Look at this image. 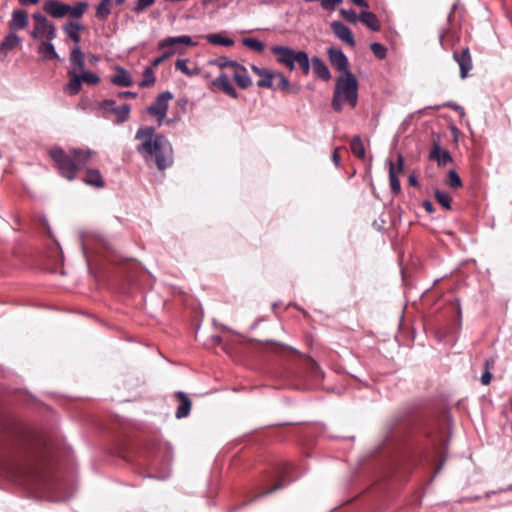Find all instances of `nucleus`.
Returning a JSON list of instances; mask_svg holds the SVG:
<instances>
[{
    "label": "nucleus",
    "mask_w": 512,
    "mask_h": 512,
    "mask_svg": "<svg viewBox=\"0 0 512 512\" xmlns=\"http://www.w3.org/2000/svg\"><path fill=\"white\" fill-rule=\"evenodd\" d=\"M83 182L95 188H103L105 186V181L101 172L94 168H89L86 170Z\"/></svg>",
    "instance_id": "19"
},
{
    "label": "nucleus",
    "mask_w": 512,
    "mask_h": 512,
    "mask_svg": "<svg viewBox=\"0 0 512 512\" xmlns=\"http://www.w3.org/2000/svg\"><path fill=\"white\" fill-rule=\"evenodd\" d=\"M98 108L104 111L105 114H114L116 116V124H122L127 121L131 111L129 104L117 106L116 101L112 99H105L101 101L98 104Z\"/></svg>",
    "instance_id": "8"
},
{
    "label": "nucleus",
    "mask_w": 512,
    "mask_h": 512,
    "mask_svg": "<svg viewBox=\"0 0 512 512\" xmlns=\"http://www.w3.org/2000/svg\"><path fill=\"white\" fill-rule=\"evenodd\" d=\"M28 25V14L24 10H14L9 22L11 30L24 29Z\"/></svg>",
    "instance_id": "20"
},
{
    "label": "nucleus",
    "mask_w": 512,
    "mask_h": 512,
    "mask_svg": "<svg viewBox=\"0 0 512 512\" xmlns=\"http://www.w3.org/2000/svg\"><path fill=\"white\" fill-rule=\"evenodd\" d=\"M350 149L352 154L359 158L364 159L365 158V147L363 144V141L359 135H355L351 142H350Z\"/></svg>",
    "instance_id": "32"
},
{
    "label": "nucleus",
    "mask_w": 512,
    "mask_h": 512,
    "mask_svg": "<svg viewBox=\"0 0 512 512\" xmlns=\"http://www.w3.org/2000/svg\"><path fill=\"white\" fill-rule=\"evenodd\" d=\"M353 2V4L357 5V6H360V7H363V8H368V3L366 0H351Z\"/></svg>",
    "instance_id": "53"
},
{
    "label": "nucleus",
    "mask_w": 512,
    "mask_h": 512,
    "mask_svg": "<svg viewBox=\"0 0 512 512\" xmlns=\"http://www.w3.org/2000/svg\"><path fill=\"white\" fill-rule=\"evenodd\" d=\"M422 205L424 209L430 214H432L435 211L432 202L429 200H424Z\"/></svg>",
    "instance_id": "50"
},
{
    "label": "nucleus",
    "mask_w": 512,
    "mask_h": 512,
    "mask_svg": "<svg viewBox=\"0 0 512 512\" xmlns=\"http://www.w3.org/2000/svg\"><path fill=\"white\" fill-rule=\"evenodd\" d=\"M135 139L140 141L136 150L147 163L154 161L159 170H165L173 164L172 145L165 136L156 133L154 127H139Z\"/></svg>",
    "instance_id": "1"
},
{
    "label": "nucleus",
    "mask_w": 512,
    "mask_h": 512,
    "mask_svg": "<svg viewBox=\"0 0 512 512\" xmlns=\"http://www.w3.org/2000/svg\"><path fill=\"white\" fill-rule=\"evenodd\" d=\"M272 54L277 58L278 64L287 67L289 70H294L296 65L302 70L304 75L310 72V61L308 54L303 50H294L288 46L275 45L270 48Z\"/></svg>",
    "instance_id": "4"
},
{
    "label": "nucleus",
    "mask_w": 512,
    "mask_h": 512,
    "mask_svg": "<svg viewBox=\"0 0 512 512\" xmlns=\"http://www.w3.org/2000/svg\"><path fill=\"white\" fill-rule=\"evenodd\" d=\"M155 83V75L153 70L148 67L143 72V79L139 83L140 87H149Z\"/></svg>",
    "instance_id": "40"
},
{
    "label": "nucleus",
    "mask_w": 512,
    "mask_h": 512,
    "mask_svg": "<svg viewBox=\"0 0 512 512\" xmlns=\"http://www.w3.org/2000/svg\"><path fill=\"white\" fill-rule=\"evenodd\" d=\"M370 48H371L373 54L378 59H384L386 57L387 50L382 44L374 42L371 44Z\"/></svg>",
    "instance_id": "41"
},
{
    "label": "nucleus",
    "mask_w": 512,
    "mask_h": 512,
    "mask_svg": "<svg viewBox=\"0 0 512 512\" xmlns=\"http://www.w3.org/2000/svg\"><path fill=\"white\" fill-rule=\"evenodd\" d=\"M311 62L313 71L317 77L324 81H329L331 79L329 68L322 59L319 57H313Z\"/></svg>",
    "instance_id": "24"
},
{
    "label": "nucleus",
    "mask_w": 512,
    "mask_h": 512,
    "mask_svg": "<svg viewBox=\"0 0 512 512\" xmlns=\"http://www.w3.org/2000/svg\"><path fill=\"white\" fill-rule=\"evenodd\" d=\"M52 41L53 40H44L38 46V54L44 61L59 59V56L55 50L54 45L52 44Z\"/></svg>",
    "instance_id": "21"
},
{
    "label": "nucleus",
    "mask_w": 512,
    "mask_h": 512,
    "mask_svg": "<svg viewBox=\"0 0 512 512\" xmlns=\"http://www.w3.org/2000/svg\"><path fill=\"white\" fill-rule=\"evenodd\" d=\"M283 486H284V483H283V481H281V482H279L278 484H276L274 487H272L271 489L267 490V491L265 492V494L272 493V492H274V491H276V490H278V489L282 488Z\"/></svg>",
    "instance_id": "54"
},
{
    "label": "nucleus",
    "mask_w": 512,
    "mask_h": 512,
    "mask_svg": "<svg viewBox=\"0 0 512 512\" xmlns=\"http://www.w3.org/2000/svg\"><path fill=\"white\" fill-rule=\"evenodd\" d=\"M327 55L331 64L340 71L341 74L350 72L348 70V59L340 49L331 47L327 50Z\"/></svg>",
    "instance_id": "11"
},
{
    "label": "nucleus",
    "mask_w": 512,
    "mask_h": 512,
    "mask_svg": "<svg viewBox=\"0 0 512 512\" xmlns=\"http://www.w3.org/2000/svg\"><path fill=\"white\" fill-rule=\"evenodd\" d=\"M212 84L228 96L234 99L238 97L237 91L226 73H220V75L212 81Z\"/></svg>",
    "instance_id": "15"
},
{
    "label": "nucleus",
    "mask_w": 512,
    "mask_h": 512,
    "mask_svg": "<svg viewBox=\"0 0 512 512\" xmlns=\"http://www.w3.org/2000/svg\"><path fill=\"white\" fill-rule=\"evenodd\" d=\"M173 54H174V52H173V51H168V52L164 53L162 56L155 58V59L152 61V66H154V67L159 66V65H160V64H162V63H163L167 58L171 57Z\"/></svg>",
    "instance_id": "46"
},
{
    "label": "nucleus",
    "mask_w": 512,
    "mask_h": 512,
    "mask_svg": "<svg viewBox=\"0 0 512 512\" xmlns=\"http://www.w3.org/2000/svg\"><path fill=\"white\" fill-rule=\"evenodd\" d=\"M21 42V39L15 33H9L0 45V52L6 54L8 51L16 48Z\"/></svg>",
    "instance_id": "27"
},
{
    "label": "nucleus",
    "mask_w": 512,
    "mask_h": 512,
    "mask_svg": "<svg viewBox=\"0 0 512 512\" xmlns=\"http://www.w3.org/2000/svg\"><path fill=\"white\" fill-rule=\"evenodd\" d=\"M206 40L212 45L231 47L234 40L224 35V33H211L205 36Z\"/></svg>",
    "instance_id": "26"
},
{
    "label": "nucleus",
    "mask_w": 512,
    "mask_h": 512,
    "mask_svg": "<svg viewBox=\"0 0 512 512\" xmlns=\"http://www.w3.org/2000/svg\"><path fill=\"white\" fill-rule=\"evenodd\" d=\"M7 473L17 479L21 484L27 485L32 489H41L44 486V475L35 467H12L9 468Z\"/></svg>",
    "instance_id": "5"
},
{
    "label": "nucleus",
    "mask_w": 512,
    "mask_h": 512,
    "mask_svg": "<svg viewBox=\"0 0 512 512\" xmlns=\"http://www.w3.org/2000/svg\"><path fill=\"white\" fill-rule=\"evenodd\" d=\"M242 43L245 47L257 52H263L265 49L264 43L256 38H244Z\"/></svg>",
    "instance_id": "37"
},
{
    "label": "nucleus",
    "mask_w": 512,
    "mask_h": 512,
    "mask_svg": "<svg viewBox=\"0 0 512 512\" xmlns=\"http://www.w3.org/2000/svg\"><path fill=\"white\" fill-rule=\"evenodd\" d=\"M176 396L179 399V406L176 410L175 416L178 419L185 418L189 415V413L191 411V406H192L191 400L183 392H177Z\"/></svg>",
    "instance_id": "22"
},
{
    "label": "nucleus",
    "mask_w": 512,
    "mask_h": 512,
    "mask_svg": "<svg viewBox=\"0 0 512 512\" xmlns=\"http://www.w3.org/2000/svg\"><path fill=\"white\" fill-rule=\"evenodd\" d=\"M276 78H278L279 83L277 85V88L285 93H298L300 88L299 86H292L289 82V80L285 77V75L282 72H277L275 75Z\"/></svg>",
    "instance_id": "30"
},
{
    "label": "nucleus",
    "mask_w": 512,
    "mask_h": 512,
    "mask_svg": "<svg viewBox=\"0 0 512 512\" xmlns=\"http://www.w3.org/2000/svg\"><path fill=\"white\" fill-rule=\"evenodd\" d=\"M70 69L67 74H79L85 70L84 54L79 45L74 46L69 55Z\"/></svg>",
    "instance_id": "10"
},
{
    "label": "nucleus",
    "mask_w": 512,
    "mask_h": 512,
    "mask_svg": "<svg viewBox=\"0 0 512 512\" xmlns=\"http://www.w3.org/2000/svg\"><path fill=\"white\" fill-rule=\"evenodd\" d=\"M429 158L437 162L438 166H445L452 162V156L448 150L441 148L438 142L433 144V147L429 153Z\"/></svg>",
    "instance_id": "17"
},
{
    "label": "nucleus",
    "mask_w": 512,
    "mask_h": 512,
    "mask_svg": "<svg viewBox=\"0 0 512 512\" xmlns=\"http://www.w3.org/2000/svg\"><path fill=\"white\" fill-rule=\"evenodd\" d=\"M155 0H137L133 8L136 14L143 12L146 8L152 6Z\"/></svg>",
    "instance_id": "44"
},
{
    "label": "nucleus",
    "mask_w": 512,
    "mask_h": 512,
    "mask_svg": "<svg viewBox=\"0 0 512 512\" xmlns=\"http://www.w3.org/2000/svg\"><path fill=\"white\" fill-rule=\"evenodd\" d=\"M453 59L458 63L460 68V77L465 79L468 76L469 71L472 69V58L470 55L469 48H463L460 53L454 51Z\"/></svg>",
    "instance_id": "9"
},
{
    "label": "nucleus",
    "mask_w": 512,
    "mask_h": 512,
    "mask_svg": "<svg viewBox=\"0 0 512 512\" xmlns=\"http://www.w3.org/2000/svg\"><path fill=\"white\" fill-rule=\"evenodd\" d=\"M252 71L259 76V80L257 81V86L260 88H272L273 87V79L275 78L276 73H273L271 70L267 68H260L258 66L252 65Z\"/></svg>",
    "instance_id": "16"
},
{
    "label": "nucleus",
    "mask_w": 512,
    "mask_h": 512,
    "mask_svg": "<svg viewBox=\"0 0 512 512\" xmlns=\"http://www.w3.org/2000/svg\"><path fill=\"white\" fill-rule=\"evenodd\" d=\"M22 5H34L39 2V0H18Z\"/></svg>",
    "instance_id": "55"
},
{
    "label": "nucleus",
    "mask_w": 512,
    "mask_h": 512,
    "mask_svg": "<svg viewBox=\"0 0 512 512\" xmlns=\"http://www.w3.org/2000/svg\"><path fill=\"white\" fill-rule=\"evenodd\" d=\"M444 106L452 108V109L458 111L461 116L465 115L464 108L462 106H460V105H457V104L452 103V102H447V103L444 104Z\"/></svg>",
    "instance_id": "47"
},
{
    "label": "nucleus",
    "mask_w": 512,
    "mask_h": 512,
    "mask_svg": "<svg viewBox=\"0 0 512 512\" xmlns=\"http://www.w3.org/2000/svg\"><path fill=\"white\" fill-rule=\"evenodd\" d=\"M388 166H389V184L391 191L394 194H398L401 191V184L400 180L397 176V171L394 166V163L391 160H388Z\"/></svg>",
    "instance_id": "28"
},
{
    "label": "nucleus",
    "mask_w": 512,
    "mask_h": 512,
    "mask_svg": "<svg viewBox=\"0 0 512 512\" xmlns=\"http://www.w3.org/2000/svg\"><path fill=\"white\" fill-rule=\"evenodd\" d=\"M43 10L53 18H63L68 14V4L59 0H46Z\"/></svg>",
    "instance_id": "12"
},
{
    "label": "nucleus",
    "mask_w": 512,
    "mask_h": 512,
    "mask_svg": "<svg viewBox=\"0 0 512 512\" xmlns=\"http://www.w3.org/2000/svg\"><path fill=\"white\" fill-rule=\"evenodd\" d=\"M34 25L30 32L31 36L37 40H54L56 38L55 25L44 15L37 12L32 15Z\"/></svg>",
    "instance_id": "6"
},
{
    "label": "nucleus",
    "mask_w": 512,
    "mask_h": 512,
    "mask_svg": "<svg viewBox=\"0 0 512 512\" xmlns=\"http://www.w3.org/2000/svg\"><path fill=\"white\" fill-rule=\"evenodd\" d=\"M338 148H336L333 153H332V161L333 163L335 164L336 167H339L340 166V156H339V153H338Z\"/></svg>",
    "instance_id": "51"
},
{
    "label": "nucleus",
    "mask_w": 512,
    "mask_h": 512,
    "mask_svg": "<svg viewBox=\"0 0 512 512\" xmlns=\"http://www.w3.org/2000/svg\"><path fill=\"white\" fill-rule=\"evenodd\" d=\"M111 83L120 87H130L133 81L127 70L122 67H117L116 74L111 77Z\"/></svg>",
    "instance_id": "23"
},
{
    "label": "nucleus",
    "mask_w": 512,
    "mask_h": 512,
    "mask_svg": "<svg viewBox=\"0 0 512 512\" xmlns=\"http://www.w3.org/2000/svg\"><path fill=\"white\" fill-rule=\"evenodd\" d=\"M331 29L338 39L345 42L350 47L355 46V39L351 29L345 26L342 22L333 21L331 23Z\"/></svg>",
    "instance_id": "13"
},
{
    "label": "nucleus",
    "mask_w": 512,
    "mask_h": 512,
    "mask_svg": "<svg viewBox=\"0 0 512 512\" xmlns=\"http://www.w3.org/2000/svg\"><path fill=\"white\" fill-rule=\"evenodd\" d=\"M182 44L187 46H195L196 43L192 41V38L188 35H181L175 37H167L158 43L159 49L173 47L174 45Z\"/></svg>",
    "instance_id": "18"
},
{
    "label": "nucleus",
    "mask_w": 512,
    "mask_h": 512,
    "mask_svg": "<svg viewBox=\"0 0 512 512\" xmlns=\"http://www.w3.org/2000/svg\"><path fill=\"white\" fill-rule=\"evenodd\" d=\"M79 77L82 83H86L88 85H96L100 82V77L95 73L87 70H83L79 73Z\"/></svg>",
    "instance_id": "38"
},
{
    "label": "nucleus",
    "mask_w": 512,
    "mask_h": 512,
    "mask_svg": "<svg viewBox=\"0 0 512 512\" xmlns=\"http://www.w3.org/2000/svg\"><path fill=\"white\" fill-rule=\"evenodd\" d=\"M446 184L453 189L462 187L461 178L459 177L455 170L452 169L448 172Z\"/></svg>",
    "instance_id": "39"
},
{
    "label": "nucleus",
    "mask_w": 512,
    "mask_h": 512,
    "mask_svg": "<svg viewBox=\"0 0 512 512\" xmlns=\"http://www.w3.org/2000/svg\"><path fill=\"white\" fill-rule=\"evenodd\" d=\"M211 64H214L220 68H226V69H229L230 71H232L233 65L237 64V62L231 61V60H228L227 58L222 57V58L216 59L214 61H211Z\"/></svg>",
    "instance_id": "43"
},
{
    "label": "nucleus",
    "mask_w": 512,
    "mask_h": 512,
    "mask_svg": "<svg viewBox=\"0 0 512 512\" xmlns=\"http://www.w3.org/2000/svg\"><path fill=\"white\" fill-rule=\"evenodd\" d=\"M358 102V81L352 72L341 74L335 83L332 107L341 112L344 104L354 108Z\"/></svg>",
    "instance_id": "3"
},
{
    "label": "nucleus",
    "mask_w": 512,
    "mask_h": 512,
    "mask_svg": "<svg viewBox=\"0 0 512 512\" xmlns=\"http://www.w3.org/2000/svg\"><path fill=\"white\" fill-rule=\"evenodd\" d=\"M491 378H492L491 373L489 372L488 369H486L485 372L481 376V383L483 385H488L491 381Z\"/></svg>",
    "instance_id": "48"
},
{
    "label": "nucleus",
    "mask_w": 512,
    "mask_h": 512,
    "mask_svg": "<svg viewBox=\"0 0 512 512\" xmlns=\"http://www.w3.org/2000/svg\"><path fill=\"white\" fill-rule=\"evenodd\" d=\"M90 60H91V62L96 63V62L99 61V58L96 55L91 54L90 55Z\"/></svg>",
    "instance_id": "57"
},
{
    "label": "nucleus",
    "mask_w": 512,
    "mask_h": 512,
    "mask_svg": "<svg viewBox=\"0 0 512 512\" xmlns=\"http://www.w3.org/2000/svg\"><path fill=\"white\" fill-rule=\"evenodd\" d=\"M435 198L437 202L446 210L451 209L452 197L445 191L436 190Z\"/></svg>",
    "instance_id": "36"
},
{
    "label": "nucleus",
    "mask_w": 512,
    "mask_h": 512,
    "mask_svg": "<svg viewBox=\"0 0 512 512\" xmlns=\"http://www.w3.org/2000/svg\"><path fill=\"white\" fill-rule=\"evenodd\" d=\"M117 96L119 98H135L137 96V94L135 92H131V91H123V92H118Z\"/></svg>",
    "instance_id": "49"
},
{
    "label": "nucleus",
    "mask_w": 512,
    "mask_h": 512,
    "mask_svg": "<svg viewBox=\"0 0 512 512\" xmlns=\"http://www.w3.org/2000/svg\"><path fill=\"white\" fill-rule=\"evenodd\" d=\"M359 19L372 31H378L380 29L379 21L372 12L362 11L359 15Z\"/></svg>",
    "instance_id": "29"
},
{
    "label": "nucleus",
    "mask_w": 512,
    "mask_h": 512,
    "mask_svg": "<svg viewBox=\"0 0 512 512\" xmlns=\"http://www.w3.org/2000/svg\"><path fill=\"white\" fill-rule=\"evenodd\" d=\"M49 155L56 163L60 175L72 181L76 178L78 171L83 169L97 153L90 148H71L66 152L60 147H55L49 151Z\"/></svg>",
    "instance_id": "2"
},
{
    "label": "nucleus",
    "mask_w": 512,
    "mask_h": 512,
    "mask_svg": "<svg viewBox=\"0 0 512 512\" xmlns=\"http://www.w3.org/2000/svg\"><path fill=\"white\" fill-rule=\"evenodd\" d=\"M188 64H189L188 59H178L175 63V68H176V70H179L188 76L197 75L199 73V69L196 67L191 69V68H189Z\"/></svg>",
    "instance_id": "34"
},
{
    "label": "nucleus",
    "mask_w": 512,
    "mask_h": 512,
    "mask_svg": "<svg viewBox=\"0 0 512 512\" xmlns=\"http://www.w3.org/2000/svg\"><path fill=\"white\" fill-rule=\"evenodd\" d=\"M69 81L65 85L64 90L70 95H76L81 90L82 81L79 74H68Z\"/></svg>",
    "instance_id": "31"
},
{
    "label": "nucleus",
    "mask_w": 512,
    "mask_h": 512,
    "mask_svg": "<svg viewBox=\"0 0 512 512\" xmlns=\"http://www.w3.org/2000/svg\"><path fill=\"white\" fill-rule=\"evenodd\" d=\"M397 172L401 173L404 167V157L401 154L397 156Z\"/></svg>",
    "instance_id": "52"
},
{
    "label": "nucleus",
    "mask_w": 512,
    "mask_h": 512,
    "mask_svg": "<svg viewBox=\"0 0 512 512\" xmlns=\"http://www.w3.org/2000/svg\"><path fill=\"white\" fill-rule=\"evenodd\" d=\"M112 0H101L96 7V16L99 19L105 20L110 15V4Z\"/></svg>",
    "instance_id": "35"
},
{
    "label": "nucleus",
    "mask_w": 512,
    "mask_h": 512,
    "mask_svg": "<svg viewBox=\"0 0 512 512\" xmlns=\"http://www.w3.org/2000/svg\"><path fill=\"white\" fill-rule=\"evenodd\" d=\"M88 3L86 1L77 2L74 6L68 5V14L71 18L79 19L87 10Z\"/></svg>",
    "instance_id": "33"
},
{
    "label": "nucleus",
    "mask_w": 512,
    "mask_h": 512,
    "mask_svg": "<svg viewBox=\"0 0 512 512\" xmlns=\"http://www.w3.org/2000/svg\"><path fill=\"white\" fill-rule=\"evenodd\" d=\"M408 181H409V184L411 186H417L418 185V180H417V177L415 175H410Z\"/></svg>",
    "instance_id": "56"
},
{
    "label": "nucleus",
    "mask_w": 512,
    "mask_h": 512,
    "mask_svg": "<svg viewBox=\"0 0 512 512\" xmlns=\"http://www.w3.org/2000/svg\"><path fill=\"white\" fill-rule=\"evenodd\" d=\"M232 77L241 89H247L252 85V79L248 74L247 69L240 64L233 65L231 71Z\"/></svg>",
    "instance_id": "14"
},
{
    "label": "nucleus",
    "mask_w": 512,
    "mask_h": 512,
    "mask_svg": "<svg viewBox=\"0 0 512 512\" xmlns=\"http://www.w3.org/2000/svg\"><path fill=\"white\" fill-rule=\"evenodd\" d=\"M343 0H323L321 3V7L327 11H334L336 6L342 3Z\"/></svg>",
    "instance_id": "45"
},
{
    "label": "nucleus",
    "mask_w": 512,
    "mask_h": 512,
    "mask_svg": "<svg viewBox=\"0 0 512 512\" xmlns=\"http://www.w3.org/2000/svg\"><path fill=\"white\" fill-rule=\"evenodd\" d=\"M83 29V25L75 22H67L63 25L64 32L76 43V45L81 41L80 31Z\"/></svg>",
    "instance_id": "25"
},
{
    "label": "nucleus",
    "mask_w": 512,
    "mask_h": 512,
    "mask_svg": "<svg viewBox=\"0 0 512 512\" xmlns=\"http://www.w3.org/2000/svg\"><path fill=\"white\" fill-rule=\"evenodd\" d=\"M125 0H115V3L117 5H121L122 3H124Z\"/></svg>",
    "instance_id": "58"
},
{
    "label": "nucleus",
    "mask_w": 512,
    "mask_h": 512,
    "mask_svg": "<svg viewBox=\"0 0 512 512\" xmlns=\"http://www.w3.org/2000/svg\"><path fill=\"white\" fill-rule=\"evenodd\" d=\"M340 14L345 20L352 24H355L359 19V16L353 9H342Z\"/></svg>",
    "instance_id": "42"
},
{
    "label": "nucleus",
    "mask_w": 512,
    "mask_h": 512,
    "mask_svg": "<svg viewBox=\"0 0 512 512\" xmlns=\"http://www.w3.org/2000/svg\"><path fill=\"white\" fill-rule=\"evenodd\" d=\"M173 98V94L169 91H164L160 93L154 102L147 107V113L155 117L158 123V126H161L165 121L168 111L169 101Z\"/></svg>",
    "instance_id": "7"
}]
</instances>
